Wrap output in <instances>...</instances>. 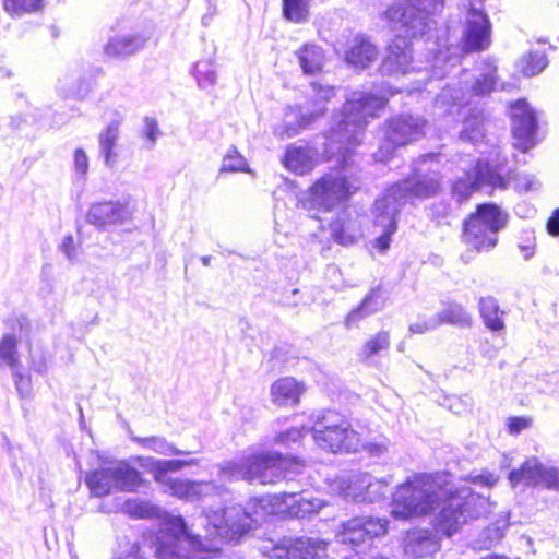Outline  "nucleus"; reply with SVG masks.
<instances>
[{
  "mask_svg": "<svg viewBox=\"0 0 559 559\" xmlns=\"http://www.w3.org/2000/svg\"><path fill=\"white\" fill-rule=\"evenodd\" d=\"M478 308L485 325L490 331L501 332L504 329L503 312L493 297H480Z\"/></svg>",
  "mask_w": 559,
  "mask_h": 559,
  "instance_id": "nucleus-35",
  "label": "nucleus"
},
{
  "mask_svg": "<svg viewBox=\"0 0 559 559\" xmlns=\"http://www.w3.org/2000/svg\"><path fill=\"white\" fill-rule=\"evenodd\" d=\"M438 190L439 175L430 167L416 168L411 178L390 187L374 202V225L381 228V234L376 238L374 246L381 251H385L390 247L391 235L396 231L397 215L401 209L413 198H430Z\"/></svg>",
  "mask_w": 559,
  "mask_h": 559,
  "instance_id": "nucleus-3",
  "label": "nucleus"
},
{
  "mask_svg": "<svg viewBox=\"0 0 559 559\" xmlns=\"http://www.w3.org/2000/svg\"><path fill=\"white\" fill-rule=\"evenodd\" d=\"M451 492L452 483L447 475L413 474L395 488L391 514L401 520L428 515Z\"/></svg>",
  "mask_w": 559,
  "mask_h": 559,
  "instance_id": "nucleus-4",
  "label": "nucleus"
},
{
  "mask_svg": "<svg viewBox=\"0 0 559 559\" xmlns=\"http://www.w3.org/2000/svg\"><path fill=\"white\" fill-rule=\"evenodd\" d=\"M116 491L134 492L143 480L138 469L126 461H119L111 465Z\"/></svg>",
  "mask_w": 559,
  "mask_h": 559,
  "instance_id": "nucleus-30",
  "label": "nucleus"
},
{
  "mask_svg": "<svg viewBox=\"0 0 559 559\" xmlns=\"http://www.w3.org/2000/svg\"><path fill=\"white\" fill-rule=\"evenodd\" d=\"M124 509L135 518H148L154 514V508L144 501L130 499L126 502Z\"/></svg>",
  "mask_w": 559,
  "mask_h": 559,
  "instance_id": "nucleus-52",
  "label": "nucleus"
},
{
  "mask_svg": "<svg viewBox=\"0 0 559 559\" xmlns=\"http://www.w3.org/2000/svg\"><path fill=\"white\" fill-rule=\"evenodd\" d=\"M213 524V528L216 535H222L223 532L231 531L236 534H243L245 524L241 519H233V509L227 508L223 511L221 516L215 515V519L210 521Z\"/></svg>",
  "mask_w": 559,
  "mask_h": 559,
  "instance_id": "nucleus-41",
  "label": "nucleus"
},
{
  "mask_svg": "<svg viewBox=\"0 0 559 559\" xmlns=\"http://www.w3.org/2000/svg\"><path fill=\"white\" fill-rule=\"evenodd\" d=\"M331 235L342 246L356 243L364 236L360 218L358 216L338 217L331 224Z\"/></svg>",
  "mask_w": 559,
  "mask_h": 559,
  "instance_id": "nucleus-26",
  "label": "nucleus"
},
{
  "mask_svg": "<svg viewBox=\"0 0 559 559\" xmlns=\"http://www.w3.org/2000/svg\"><path fill=\"white\" fill-rule=\"evenodd\" d=\"M386 99L364 91H355L347 98L326 134V153L337 156L342 169L350 166L353 148L360 144L369 118L384 107Z\"/></svg>",
  "mask_w": 559,
  "mask_h": 559,
  "instance_id": "nucleus-2",
  "label": "nucleus"
},
{
  "mask_svg": "<svg viewBox=\"0 0 559 559\" xmlns=\"http://www.w3.org/2000/svg\"><path fill=\"white\" fill-rule=\"evenodd\" d=\"M308 0H283V11L287 20L299 23L306 20Z\"/></svg>",
  "mask_w": 559,
  "mask_h": 559,
  "instance_id": "nucleus-48",
  "label": "nucleus"
},
{
  "mask_svg": "<svg viewBox=\"0 0 559 559\" xmlns=\"http://www.w3.org/2000/svg\"><path fill=\"white\" fill-rule=\"evenodd\" d=\"M245 171V157L236 147H230L223 157L222 165L218 173V178L227 173H242Z\"/></svg>",
  "mask_w": 559,
  "mask_h": 559,
  "instance_id": "nucleus-45",
  "label": "nucleus"
},
{
  "mask_svg": "<svg viewBox=\"0 0 559 559\" xmlns=\"http://www.w3.org/2000/svg\"><path fill=\"white\" fill-rule=\"evenodd\" d=\"M360 449H365L372 456H381L388 451V445L385 442H367L362 437V445Z\"/></svg>",
  "mask_w": 559,
  "mask_h": 559,
  "instance_id": "nucleus-58",
  "label": "nucleus"
},
{
  "mask_svg": "<svg viewBox=\"0 0 559 559\" xmlns=\"http://www.w3.org/2000/svg\"><path fill=\"white\" fill-rule=\"evenodd\" d=\"M522 72L526 76L539 74L548 66V59L545 52L531 51L524 56L522 61Z\"/></svg>",
  "mask_w": 559,
  "mask_h": 559,
  "instance_id": "nucleus-43",
  "label": "nucleus"
},
{
  "mask_svg": "<svg viewBox=\"0 0 559 559\" xmlns=\"http://www.w3.org/2000/svg\"><path fill=\"white\" fill-rule=\"evenodd\" d=\"M135 461L140 466L146 468L153 474L155 481L169 483L173 477L168 476L169 472H178L185 466L197 464V460H156L154 457L138 456Z\"/></svg>",
  "mask_w": 559,
  "mask_h": 559,
  "instance_id": "nucleus-25",
  "label": "nucleus"
},
{
  "mask_svg": "<svg viewBox=\"0 0 559 559\" xmlns=\"http://www.w3.org/2000/svg\"><path fill=\"white\" fill-rule=\"evenodd\" d=\"M538 112L525 100L520 99L511 107L512 133L515 146L523 152L538 142Z\"/></svg>",
  "mask_w": 559,
  "mask_h": 559,
  "instance_id": "nucleus-14",
  "label": "nucleus"
},
{
  "mask_svg": "<svg viewBox=\"0 0 559 559\" xmlns=\"http://www.w3.org/2000/svg\"><path fill=\"white\" fill-rule=\"evenodd\" d=\"M440 324V318L437 314L429 317H420L418 320L409 325L411 333L423 334L436 330Z\"/></svg>",
  "mask_w": 559,
  "mask_h": 559,
  "instance_id": "nucleus-51",
  "label": "nucleus"
},
{
  "mask_svg": "<svg viewBox=\"0 0 559 559\" xmlns=\"http://www.w3.org/2000/svg\"><path fill=\"white\" fill-rule=\"evenodd\" d=\"M425 120L411 115L392 118L388 123L386 139L393 146L405 145L424 134Z\"/></svg>",
  "mask_w": 559,
  "mask_h": 559,
  "instance_id": "nucleus-19",
  "label": "nucleus"
},
{
  "mask_svg": "<svg viewBox=\"0 0 559 559\" xmlns=\"http://www.w3.org/2000/svg\"><path fill=\"white\" fill-rule=\"evenodd\" d=\"M289 460L278 454H262L247 461V480L272 484L286 477Z\"/></svg>",
  "mask_w": 559,
  "mask_h": 559,
  "instance_id": "nucleus-18",
  "label": "nucleus"
},
{
  "mask_svg": "<svg viewBox=\"0 0 559 559\" xmlns=\"http://www.w3.org/2000/svg\"><path fill=\"white\" fill-rule=\"evenodd\" d=\"M386 526L385 519L355 516L340 525L335 538L341 544L358 546L367 539L383 535Z\"/></svg>",
  "mask_w": 559,
  "mask_h": 559,
  "instance_id": "nucleus-16",
  "label": "nucleus"
},
{
  "mask_svg": "<svg viewBox=\"0 0 559 559\" xmlns=\"http://www.w3.org/2000/svg\"><path fill=\"white\" fill-rule=\"evenodd\" d=\"M378 56L374 45L364 37H356L346 52V61L357 69L368 68Z\"/></svg>",
  "mask_w": 559,
  "mask_h": 559,
  "instance_id": "nucleus-29",
  "label": "nucleus"
},
{
  "mask_svg": "<svg viewBox=\"0 0 559 559\" xmlns=\"http://www.w3.org/2000/svg\"><path fill=\"white\" fill-rule=\"evenodd\" d=\"M19 358L16 353V338L14 335L7 334L0 342V365L16 368Z\"/></svg>",
  "mask_w": 559,
  "mask_h": 559,
  "instance_id": "nucleus-46",
  "label": "nucleus"
},
{
  "mask_svg": "<svg viewBox=\"0 0 559 559\" xmlns=\"http://www.w3.org/2000/svg\"><path fill=\"white\" fill-rule=\"evenodd\" d=\"M366 475L368 473L356 474L346 479L341 478L335 483L333 490H336L345 500L366 502V486H359Z\"/></svg>",
  "mask_w": 559,
  "mask_h": 559,
  "instance_id": "nucleus-33",
  "label": "nucleus"
},
{
  "mask_svg": "<svg viewBox=\"0 0 559 559\" xmlns=\"http://www.w3.org/2000/svg\"><path fill=\"white\" fill-rule=\"evenodd\" d=\"M547 230L551 236H559V209L555 210L547 222Z\"/></svg>",
  "mask_w": 559,
  "mask_h": 559,
  "instance_id": "nucleus-61",
  "label": "nucleus"
},
{
  "mask_svg": "<svg viewBox=\"0 0 559 559\" xmlns=\"http://www.w3.org/2000/svg\"><path fill=\"white\" fill-rule=\"evenodd\" d=\"M311 88L313 92L311 105L298 114L295 111L286 114L284 124L276 130L281 136L292 138L296 135L300 129L306 128L316 118L322 116L325 111V103L335 94L333 87L322 86L318 83H313Z\"/></svg>",
  "mask_w": 559,
  "mask_h": 559,
  "instance_id": "nucleus-13",
  "label": "nucleus"
},
{
  "mask_svg": "<svg viewBox=\"0 0 559 559\" xmlns=\"http://www.w3.org/2000/svg\"><path fill=\"white\" fill-rule=\"evenodd\" d=\"M496 67L491 63H487L483 73L476 78L472 85V91L475 95H486L493 90L496 84Z\"/></svg>",
  "mask_w": 559,
  "mask_h": 559,
  "instance_id": "nucleus-47",
  "label": "nucleus"
},
{
  "mask_svg": "<svg viewBox=\"0 0 559 559\" xmlns=\"http://www.w3.org/2000/svg\"><path fill=\"white\" fill-rule=\"evenodd\" d=\"M384 307V299L379 289H372L361 304L350 311L346 318L348 326L356 324L361 319L380 311Z\"/></svg>",
  "mask_w": 559,
  "mask_h": 559,
  "instance_id": "nucleus-32",
  "label": "nucleus"
},
{
  "mask_svg": "<svg viewBox=\"0 0 559 559\" xmlns=\"http://www.w3.org/2000/svg\"><path fill=\"white\" fill-rule=\"evenodd\" d=\"M486 500L473 493L466 486L452 484V492L441 501L439 512L432 520L438 533L451 536L471 519H476L485 512Z\"/></svg>",
  "mask_w": 559,
  "mask_h": 559,
  "instance_id": "nucleus-5",
  "label": "nucleus"
},
{
  "mask_svg": "<svg viewBox=\"0 0 559 559\" xmlns=\"http://www.w3.org/2000/svg\"><path fill=\"white\" fill-rule=\"evenodd\" d=\"M59 251L68 259L70 263L79 262L80 250L71 235L64 236L59 245Z\"/></svg>",
  "mask_w": 559,
  "mask_h": 559,
  "instance_id": "nucleus-53",
  "label": "nucleus"
},
{
  "mask_svg": "<svg viewBox=\"0 0 559 559\" xmlns=\"http://www.w3.org/2000/svg\"><path fill=\"white\" fill-rule=\"evenodd\" d=\"M197 85L200 90L210 92L217 83V72L212 59L197 61L191 70Z\"/></svg>",
  "mask_w": 559,
  "mask_h": 559,
  "instance_id": "nucleus-36",
  "label": "nucleus"
},
{
  "mask_svg": "<svg viewBox=\"0 0 559 559\" xmlns=\"http://www.w3.org/2000/svg\"><path fill=\"white\" fill-rule=\"evenodd\" d=\"M451 98L454 103H456L459 100V96H454L452 94V90L451 88H444L441 94L438 96L437 100H436V104L437 106H443L448 103V99Z\"/></svg>",
  "mask_w": 559,
  "mask_h": 559,
  "instance_id": "nucleus-62",
  "label": "nucleus"
},
{
  "mask_svg": "<svg viewBox=\"0 0 559 559\" xmlns=\"http://www.w3.org/2000/svg\"><path fill=\"white\" fill-rule=\"evenodd\" d=\"M510 179L504 162L479 159L465 178H460L453 185L452 191L457 201L466 200L475 190L484 187L504 189Z\"/></svg>",
  "mask_w": 559,
  "mask_h": 559,
  "instance_id": "nucleus-10",
  "label": "nucleus"
},
{
  "mask_svg": "<svg viewBox=\"0 0 559 559\" xmlns=\"http://www.w3.org/2000/svg\"><path fill=\"white\" fill-rule=\"evenodd\" d=\"M325 503L311 495L283 492L274 496L252 498L247 502V518L259 524L266 516L286 513L294 518H305L317 513Z\"/></svg>",
  "mask_w": 559,
  "mask_h": 559,
  "instance_id": "nucleus-7",
  "label": "nucleus"
},
{
  "mask_svg": "<svg viewBox=\"0 0 559 559\" xmlns=\"http://www.w3.org/2000/svg\"><path fill=\"white\" fill-rule=\"evenodd\" d=\"M464 14L461 51L465 53L483 51L491 44V23L484 11V0H460Z\"/></svg>",
  "mask_w": 559,
  "mask_h": 559,
  "instance_id": "nucleus-9",
  "label": "nucleus"
},
{
  "mask_svg": "<svg viewBox=\"0 0 559 559\" xmlns=\"http://www.w3.org/2000/svg\"><path fill=\"white\" fill-rule=\"evenodd\" d=\"M519 247H520L521 251L523 252L525 260H528L535 253V247L533 245H525V246L521 245Z\"/></svg>",
  "mask_w": 559,
  "mask_h": 559,
  "instance_id": "nucleus-64",
  "label": "nucleus"
},
{
  "mask_svg": "<svg viewBox=\"0 0 559 559\" xmlns=\"http://www.w3.org/2000/svg\"><path fill=\"white\" fill-rule=\"evenodd\" d=\"M440 318V324H452L461 328H468L472 325V316L469 312L457 302H449L443 309L437 313Z\"/></svg>",
  "mask_w": 559,
  "mask_h": 559,
  "instance_id": "nucleus-38",
  "label": "nucleus"
},
{
  "mask_svg": "<svg viewBox=\"0 0 559 559\" xmlns=\"http://www.w3.org/2000/svg\"><path fill=\"white\" fill-rule=\"evenodd\" d=\"M439 550V540L427 530L408 532L404 539V551L409 557H425Z\"/></svg>",
  "mask_w": 559,
  "mask_h": 559,
  "instance_id": "nucleus-23",
  "label": "nucleus"
},
{
  "mask_svg": "<svg viewBox=\"0 0 559 559\" xmlns=\"http://www.w3.org/2000/svg\"><path fill=\"white\" fill-rule=\"evenodd\" d=\"M390 343L389 332L380 331L364 343L358 357L364 362L372 364L377 356L389 349Z\"/></svg>",
  "mask_w": 559,
  "mask_h": 559,
  "instance_id": "nucleus-37",
  "label": "nucleus"
},
{
  "mask_svg": "<svg viewBox=\"0 0 559 559\" xmlns=\"http://www.w3.org/2000/svg\"><path fill=\"white\" fill-rule=\"evenodd\" d=\"M296 56L302 72L310 75L320 72L325 61L323 49L314 44H305Z\"/></svg>",
  "mask_w": 559,
  "mask_h": 559,
  "instance_id": "nucleus-31",
  "label": "nucleus"
},
{
  "mask_svg": "<svg viewBox=\"0 0 559 559\" xmlns=\"http://www.w3.org/2000/svg\"><path fill=\"white\" fill-rule=\"evenodd\" d=\"M216 14V7L210 5L209 11L202 16V25L209 26Z\"/></svg>",
  "mask_w": 559,
  "mask_h": 559,
  "instance_id": "nucleus-63",
  "label": "nucleus"
},
{
  "mask_svg": "<svg viewBox=\"0 0 559 559\" xmlns=\"http://www.w3.org/2000/svg\"><path fill=\"white\" fill-rule=\"evenodd\" d=\"M162 485L173 496L190 501L200 499L213 489L211 483H197L180 478L170 479L169 483H162Z\"/></svg>",
  "mask_w": 559,
  "mask_h": 559,
  "instance_id": "nucleus-28",
  "label": "nucleus"
},
{
  "mask_svg": "<svg viewBox=\"0 0 559 559\" xmlns=\"http://www.w3.org/2000/svg\"><path fill=\"white\" fill-rule=\"evenodd\" d=\"M12 371L16 391L22 397H28L32 391L29 377L21 374L15 368Z\"/></svg>",
  "mask_w": 559,
  "mask_h": 559,
  "instance_id": "nucleus-56",
  "label": "nucleus"
},
{
  "mask_svg": "<svg viewBox=\"0 0 559 559\" xmlns=\"http://www.w3.org/2000/svg\"><path fill=\"white\" fill-rule=\"evenodd\" d=\"M317 151L308 145L293 144L287 147L284 166L298 175L309 173L316 165Z\"/></svg>",
  "mask_w": 559,
  "mask_h": 559,
  "instance_id": "nucleus-24",
  "label": "nucleus"
},
{
  "mask_svg": "<svg viewBox=\"0 0 559 559\" xmlns=\"http://www.w3.org/2000/svg\"><path fill=\"white\" fill-rule=\"evenodd\" d=\"M222 473L229 479H245V471L242 466L228 462L222 467Z\"/></svg>",
  "mask_w": 559,
  "mask_h": 559,
  "instance_id": "nucleus-57",
  "label": "nucleus"
},
{
  "mask_svg": "<svg viewBox=\"0 0 559 559\" xmlns=\"http://www.w3.org/2000/svg\"><path fill=\"white\" fill-rule=\"evenodd\" d=\"M530 425H531V420L528 418L514 417V418L509 419L508 428H509L510 433H519L522 430L530 427Z\"/></svg>",
  "mask_w": 559,
  "mask_h": 559,
  "instance_id": "nucleus-60",
  "label": "nucleus"
},
{
  "mask_svg": "<svg viewBox=\"0 0 559 559\" xmlns=\"http://www.w3.org/2000/svg\"><path fill=\"white\" fill-rule=\"evenodd\" d=\"M74 171L80 177H85L88 171V157L84 150L76 148L73 155Z\"/></svg>",
  "mask_w": 559,
  "mask_h": 559,
  "instance_id": "nucleus-54",
  "label": "nucleus"
},
{
  "mask_svg": "<svg viewBox=\"0 0 559 559\" xmlns=\"http://www.w3.org/2000/svg\"><path fill=\"white\" fill-rule=\"evenodd\" d=\"M358 189V180L341 173L322 176L309 191L312 206L331 211L345 202Z\"/></svg>",
  "mask_w": 559,
  "mask_h": 559,
  "instance_id": "nucleus-11",
  "label": "nucleus"
},
{
  "mask_svg": "<svg viewBox=\"0 0 559 559\" xmlns=\"http://www.w3.org/2000/svg\"><path fill=\"white\" fill-rule=\"evenodd\" d=\"M506 225L507 214L497 205H478L464 224L463 241L477 251H489L498 243V233Z\"/></svg>",
  "mask_w": 559,
  "mask_h": 559,
  "instance_id": "nucleus-8",
  "label": "nucleus"
},
{
  "mask_svg": "<svg viewBox=\"0 0 559 559\" xmlns=\"http://www.w3.org/2000/svg\"><path fill=\"white\" fill-rule=\"evenodd\" d=\"M469 481L474 485H479L484 487H493L497 483L499 477L496 476L492 473L489 472H480L477 474L472 473L469 476Z\"/></svg>",
  "mask_w": 559,
  "mask_h": 559,
  "instance_id": "nucleus-55",
  "label": "nucleus"
},
{
  "mask_svg": "<svg viewBox=\"0 0 559 559\" xmlns=\"http://www.w3.org/2000/svg\"><path fill=\"white\" fill-rule=\"evenodd\" d=\"M122 122L123 116L116 111L107 127L98 135L99 155L109 168H112L117 163L118 153L116 147Z\"/></svg>",
  "mask_w": 559,
  "mask_h": 559,
  "instance_id": "nucleus-20",
  "label": "nucleus"
},
{
  "mask_svg": "<svg viewBox=\"0 0 559 559\" xmlns=\"http://www.w3.org/2000/svg\"><path fill=\"white\" fill-rule=\"evenodd\" d=\"M313 441L318 447L333 453L357 452L362 445V436L352 428L342 415L324 411L310 416Z\"/></svg>",
  "mask_w": 559,
  "mask_h": 559,
  "instance_id": "nucleus-6",
  "label": "nucleus"
},
{
  "mask_svg": "<svg viewBox=\"0 0 559 559\" xmlns=\"http://www.w3.org/2000/svg\"><path fill=\"white\" fill-rule=\"evenodd\" d=\"M85 483L96 497H103L116 491L111 465L94 471L86 476Z\"/></svg>",
  "mask_w": 559,
  "mask_h": 559,
  "instance_id": "nucleus-34",
  "label": "nucleus"
},
{
  "mask_svg": "<svg viewBox=\"0 0 559 559\" xmlns=\"http://www.w3.org/2000/svg\"><path fill=\"white\" fill-rule=\"evenodd\" d=\"M427 49L433 53L428 62L430 63L429 71L435 78H443L449 69L454 67L460 60V55L456 51L450 52L449 47L441 46L438 41H432ZM454 50H457V48H454Z\"/></svg>",
  "mask_w": 559,
  "mask_h": 559,
  "instance_id": "nucleus-27",
  "label": "nucleus"
},
{
  "mask_svg": "<svg viewBox=\"0 0 559 559\" xmlns=\"http://www.w3.org/2000/svg\"><path fill=\"white\" fill-rule=\"evenodd\" d=\"M328 543L318 537H283L267 540L261 546L264 556L271 559H326Z\"/></svg>",
  "mask_w": 559,
  "mask_h": 559,
  "instance_id": "nucleus-12",
  "label": "nucleus"
},
{
  "mask_svg": "<svg viewBox=\"0 0 559 559\" xmlns=\"http://www.w3.org/2000/svg\"><path fill=\"white\" fill-rule=\"evenodd\" d=\"M516 186L519 189L530 191L536 190L539 187V182L532 175H521L516 179Z\"/></svg>",
  "mask_w": 559,
  "mask_h": 559,
  "instance_id": "nucleus-59",
  "label": "nucleus"
},
{
  "mask_svg": "<svg viewBox=\"0 0 559 559\" xmlns=\"http://www.w3.org/2000/svg\"><path fill=\"white\" fill-rule=\"evenodd\" d=\"M392 479H378L371 476L370 474L366 475L361 480L359 486H366V502H373L382 497H384L386 492L388 486L391 484Z\"/></svg>",
  "mask_w": 559,
  "mask_h": 559,
  "instance_id": "nucleus-42",
  "label": "nucleus"
},
{
  "mask_svg": "<svg viewBox=\"0 0 559 559\" xmlns=\"http://www.w3.org/2000/svg\"><path fill=\"white\" fill-rule=\"evenodd\" d=\"M146 37L135 32L119 33L109 38L104 47V52L114 58H124L142 49Z\"/></svg>",
  "mask_w": 559,
  "mask_h": 559,
  "instance_id": "nucleus-21",
  "label": "nucleus"
},
{
  "mask_svg": "<svg viewBox=\"0 0 559 559\" xmlns=\"http://www.w3.org/2000/svg\"><path fill=\"white\" fill-rule=\"evenodd\" d=\"M460 136L463 141L472 143H477L484 138V117L479 110L474 109L465 117Z\"/></svg>",
  "mask_w": 559,
  "mask_h": 559,
  "instance_id": "nucleus-40",
  "label": "nucleus"
},
{
  "mask_svg": "<svg viewBox=\"0 0 559 559\" xmlns=\"http://www.w3.org/2000/svg\"><path fill=\"white\" fill-rule=\"evenodd\" d=\"M131 440L139 444L142 449L153 451L159 455L171 456L180 455L183 452L178 450L174 444L160 436L138 437L131 436Z\"/></svg>",
  "mask_w": 559,
  "mask_h": 559,
  "instance_id": "nucleus-39",
  "label": "nucleus"
},
{
  "mask_svg": "<svg viewBox=\"0 0 559 559\" xmlns=\"http://www.w3.org/2000/svg\"><path fill=\"white\" fill-rule=\"evenodd\" d=\"M4 10L12 16H22L43 9L44 0H3Z\"/></svg>",
  "mask_w": 559,
  "mask_h": 559,
  "instance_id": "nucleus-44",
  "label": "nucleus"
},
{
  "mask_svg": "<svg viewBox=\"0 0 559 559\" xmlns=\"http://www.w3.org/2000/svg\"><path fill=\"white\" fill-rule=\"evenodd\" d=\"M509 481L512 487L544 486L548 489L559 490V472L557 468L546 466L537 457H530L523 462L520 468L509 474Z\"/></svg>",
  "mask_w": 559,
  "mask_h": 559,
  "instance_id": "nucleus-15",
  "label": "nucleus"
},
{
  "mask_svg": "<svg viewBox=\"0 0 559 559\" xmlns=\"http://www.w3.org/2000/svg\"><path fill=\"white\" fill-rule=\"evenodd\" d=\"M141 132L145 141V147L147 150H153L158 138L162 135L157 120L152 117H145L143 119V128Z\"/></svg>",
  "mask_w": 559,
  "mask_h": 559,
  "instance_id": "nucleus-49",
  "label": "nucleus"
},
{
  "mask_svg": "<svg viewBox=\"0 0 559 559\" xmlns=\"http://www.w3.org/2000/svg\"><path fill=\"white\" fill-rule=\"evenodd\" d=\"M306 388L292 377L281 378L271 386V397L274 404L280 406H295L299 403L300 396Z\"/></svg>",
  "mask_w": 559,
  "mask_h": 559,
  "instance_id": "nucleus-22",
  "label": "nucleus"
},
{
  "mask_svg": "<svg viewBox=\"0 0 559 559\" xmlns=\"http://www.w3.org/2000/svg\"><path fill=\"white\" fill-rule=\"evenodd\" d=\"M218 550L215 537L202 539L187 531L181 516H167L151 542L148 551L138 543L120 544L112 559H206Z\"/></svg>",
  "mask_w": 559,
  "mask_h": 559,
  "instance_id": "nucleus-1",
  "label": "nucleus"
},
{
  "mask_svg": "<svg viewBox=\"0 0 559 559\" xmlns=\"http://www.w3.org/2000/svg\"><path fill=\"white\" fill-rule=\"evenodd\" d=\"M311 431V421L308 425H304L300 428L294 427L278 433L275 438V442L285 447H290L298 443L304 437L305 432Z\"/></svg>",
  "mask_w": 559,
  "mask_h": 559,
  "instance_id": "nucleus-50",
  "label": "nucleus"
},
{
  "mask_svg": "<svg viewBox=\"0 0 559 559\" xmlns=\"http://www.w3.org/2000/svg\"><path fill=\"white\" fill-rule=\"evenodd\" d=\"M132 216L128 203L119 200H110L93 203L87 212V222L97 229H109L112 226L122 225Z\"/></svg>",
  "mask_w": 559,
  "mask_h": 559,
  "instance_id": "nucleus-17",
  "label": "nucleus"
}]
</instances>
